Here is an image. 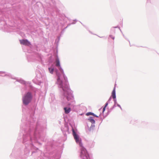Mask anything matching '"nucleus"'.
Segmentation results:
<instances>
[{
  "mask_svg": "<svg viewBox=\"0 0 159 159\" xmlns=\"http://www.w3.org/2000/svg\"><path fill=\"white\" fill-rule=\"evenodd\" d=\"M32 97L31 94L28 93L25 94L23 98V103L25 105H28L32 99Z\"/></svg>",
  "mask_w": 159,
  "mask_h": 159,
  "instance_id": "f257e3e1",
  "label": "nucleus"
},
{
  "mask_svg": "<svg viewBox=\"0 0 159 159\" xmlns=\"http://www.w3.org/2000/svg\"><path fill=\"white\" fill-rule=\"evenodd\" d=\"M80 157L82 159H89V155L85 149L82 147L81 149Z\"/></svg>",
  "mask_w": 159,
  "mask_h": 159,
  "instance_id": "f03ea898",
  "label": "nucleus"
},
{
  "mask_svg": "<svg viewBox=\"0 0 159 159\" xmlns=\"http://www.w3.org/2000/svg\"><path fill=\"white\" fill-rule=\"evenodd\" d=\"M72 131L73 135L74 137V139H75L76 142L77 143H78L79 145L81 146V139L80 138L79 136L76 134V132H75L74 129L73 128L72 129Z\"/></svg>",
  "mask_w": 159,
  "mask_h": 159,
  "instance_id": "7ed1b4c3",
  "label": "nucleus"
},
{
  "mask_svg": "<svg viewBox=\"0 0 159 159\" xmlns=\"http://www.w3.org/2000/svg\"><path fill=\"white\" fill-rule=\"evenodd\" d=\"M57 75L58 76L57 82V84L60 86L63 89H64L63 88V86L62 84V82L60 79V76L57 73Z\"/></svg>",
  "mask_w": 159,
  "mask_h": 159,
  "instance_id": "20e7f679",
  "label": "nucleus"
},
{
  "mask_svg": "<svg viewBox=\"0 0 159 159\" xmlns=\"http://www.w3.org/2000/svg\"><path fill=\"white\" fill-rule=\"evenodd\" d=\"M0 76H7L10 77H11V79H14L12 77V76L9 73H6L3 72H0ZM16 79V78H14Z\"/></svg>",
  "mask_w": 159,
  "mask_h": 159,
  "instance_id": "39448f33",
  "label": "nucleus"
},
{
  "mask_svg": "<svg viewBox=\"0 0 159 159\" xmlns=\"http://www.w3.org/2000/svg\"><path fill=\"white\" fill-rule=\"evenodd\" d=\"M20 43L25 45L29 46L30 45V43L27 40H20Z\"/></svg>",
  "mask_w": 159,
  "mask_h": 159,
  "instance_id": "423d86ee",
  "label": "nucleus"
},
{
  "mask_svg": "<svg viewBox=\"0 0 159 159\" xmlns=\"http://www.w3.org/2000/svg\"><path fill=\"white\" fill-rule=\"evenodd\" d=\"M56 66L58 67L59 69L60 70L61 72L62 73L63 71L61 69V67L60 66V61L58 59L56 60Z\"/></svg>",
  "mask_w": 159,
  "mask_h": 159,
  "instance_id": "0eeeda50",
  "label": "nucleus"
},
{
  "mask_svg": "<svg viewBox=\"0 0 159 159\" xmlns=\"http://www.w3.org/2000/svg\"><path fill=\"white\" fill-rule=\"evenodd\" d=\"M64 109L65 110V112L66 114L69 113L71 111V109L70 108L64 107Z\"/></svg>",
  "mask_w": 159,
  "mask_h": 159,
  "instance_id": "6e6552de",
  "label": "nucleus"
},
{
  "mask_svg": "<svg viewBox=\"0 0 159 159\" xmlns=\"http://www.w3.org/2000/svg\"><path fill=\"white\" fill-rule=\"evenodd\" d=\"M112 96L113 99H115L116 98V91H115V88H114L112 92Z\"/></svg>",
  "mask_w": 159,
  "mask_h": 159,
  "instance_id": "1a4fd4ad",
  "label": "nucleus"
},
{
  "mask_svg": "<svg viewBox=\"0 0 159 159\" xmlns=\"http://www.w3.org/2000/svg\"><path fill=\"white\" fill-rule=\"evenodd\" d=\"M86 115H87V116L93 115V116H95L96 117H98V116H95V115L94 113H93L92 112H89L87 113L86 114Z\"/></svg>",
  "mask_w": 159,
  "mask_h": 159,
  "instance_id": "9d476101",
  "label": "nucleus"
},
{
  "mask_svg": "<svg viewBox=\"0 0 159 159\" xmlns=\"http://www.w3.org/2000/svg\"><path fill=\"white\" fill-rule=\"evenodd\" d=\"M89 121L92 123H94L95 122V120L92 117H90L89 119Z\"/></svg>",
  "mask_w": 159,
  "mask_h": 159,
  "instance_id": "9b49d317",
  "label": "nucleus"
},
{
  "mask_svg": "<svg viewBox=\"0 0 159 159\" xmlns=\"http://www.w3.org/2000/svg\"><path fill=\"white\" fill-rule=\"evenodd\" d=\"M48 69H49V71L50 73H51V74H52L53 73V71H54V69L53 68H49Z\"/></svg>",
  "mask_w": 159,
  "mask_h": 159,
  "instance_id": "f8f14e48",
  "label": "nucleus"
},
{
  "mask_svg": "<svg viewBox=\"0 0 159 159\" xmlns=\"http://www.w3.org/2000/svg\"><path fill=\"white\" fill-rule=\"evenodd\" d=\"M20 29L19 28H17V30H15V29H14V32H17L18 34H19V33H20Z\"/></svg>",
  "mask_w": 159,
  "mask_h": 159,
  "instance_id": "ddd939ff",
  "label": "nucleus"
},
{
  "mask_svg": "<svg viewBox=\"0 0 159 159\" xmlns=\"http://www.w3.org/2000/svg\"><path fill=\"white\" fill-rule=\"evenodd\" d=\"M110 37L112 39H114V37L112 35H110Z\"/></svg>",
  "mask_w": 159,
  "mask_h": 159,
  "instance_id": "4468645a",
  "label": "nucleus"
},
{
  "mask_svg": "<svg viewBox=\"0 0 159 159\" xmlns=\"http://www.w3.org/2000/svg\"><path fill=\"white\" fill-rule=\"evenodd\" d=\"M108 103H106V104H105V105L104 107H105V108L107 107V106L108 105Z\"/></svg>",
  "mask_w": 159,
  "mask_h": 159,
  "instance_id": "2eb2a0df",
  "label": "nucleus"
},
{
  "mask_svg": "<svg viewBox=\"0 0 159 159\" xmlns=\"http://www.w3.org/2000/svg\"><path fill=\"white\" fill-rule=\"evenodd\" d=\"M106 108L105 107H104V108L103 109V112L105 110Z\"/></svg>",
  "mask_w": 159,
  "mask_h": 159,
  "instance_id": "dca6fc26",
  "label": "nucleus"
},
{
  "mask_svg": "<svg viewBox=\"0 0 159 159\" xmlns=\"http://www.w3.org/2000/svg\"><path fill=\"white\" fill-rule=\"evenodd\" d=\"M17 82H20V81L19 80H17Z\"/></svg>",
  "mask_w": 159,
  "mask_h": 159,
  "instance_id": "f3484780",
  "label": "nucleus"
},
{
  "mask_svg": "<svg viewBox=\"0 0 159 159\" xmlns=\"http://www.w3.org/2000/svg\"><path fill=\"white\" fill-rule=\"evenodd\" d=\"M63 76H64V80H66V78L64 77V76L63 75Z\"/></svg>",
  "mask_w": 159,
  "mask_h": 159,
  "instance_id": "a211bd4d",
  "label": "nucleus"
}]
</instances>
